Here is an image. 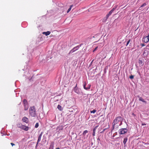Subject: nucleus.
<instances>
[{"label":"nucleus","mask_w":149,"mask_h":149,"mask_svg":"<svg viewBox=\"0 0 149 149\" xmlns=\"http://www.w3.org/2000/svg\"><path fill=\"white\" fill-rule=\"evenodd\" d=\"M123 120V118L121 116H118L116 117L113 121L112 131L115 129H117L119 126L122 125Z\"/></svg>","instance_id":"f257e3e1"},{"label":"nucleus","mask_w":149,"mask_h":149,"mask_svg":"<svg viewBox=\"0 0 149 149\" xmlns=\"http://www.w3.org/2000/svg\"><path fill=\"white\" fill-rule=\"evenodd\" d=\"M29 113L32 117H35L36 116V110L34 106L30 107L29 109Z\"/></svg>","instance_id":"f03ea898"},{"label":"nucleus","mask_w":149,"mask_h":149,"mask_svg":"<svg viewBox=\"0 0 149 149\" xmlns=\"http://www.w3.org/2000/svg\"><path fill=\"white\" fill-rule=\"evenodd\" d=\"M117 7V6H116L115 8H113L109 12V13L107 15L106 17H104L102 20V22H106L107 20L109 17V16L111 15L113 13V11Z\"/></svg>","instance_id":"7ed1b4c3"},{"label":"nucleus","mask_w":149,"mask_h":149,"mask_svg":"<svg viewBox=\"0 0 149 149\" xmlns=\"http://www.w3.org/2000/svg\"><path fill=\"white\" fill-rule=\"evenodd\" d=\"M23 102L24 107V110L25 111L27 110L29 108V106L27 100L25 99H24L23 100Z\"/></svg>","instance_id":"20e7f679"},{"label":"nucleus","mask_w":149,"mask_h":149,"mask_svg":"<svg viewBox=\"0 0 149 149\" xmlns=\"http://www.w3.org/2000/svg\"><path fill=\"white\" fill-rule=\"evenodd\" d=\"M128 130L126 128H121L119 130V133L120 134H123L127 133Z\"/></svg>","instance_id":"39448f33"},{"label":"nucleus","mask_w":149,"mask_h":149,"mask_svg":"<svg viewBox=\"0 0 149 149\" xmlns=\"http://www.w3.org/2000/svg\"><path fill=\"white\" fill-rule=\"evenodd\" d=\"M81 46V45H79L78 46H76L74 47L72 49L69 53V54H70V53H72L74 52L75 51L78 50L79 48Z\"/></svg>","instance_id":"423d86ee"},{"label":"nucleus","mask_w":149,"mask_h":149,"mask_svg":"<svg viewBox=\"0 0 149 149\" xmlns=\"http://www.w3.org/2000/svg\"><path fill=\"white\" fill-rule=\"evenodd\" d=\"M74 91L77 94H79L81 92L80 90L77 87V84H76L75 87L73 89Z\"/></svg>","instance_id":"0eeeda50"},{"label":"nucleus","mask_w":149,"mask_h":149,"mask_svg":"<svg viewBox=\"0 0 149 149\" xmlns=\"http://www.w3.org/2000/svg\"><path fill=\"white\" fill-rule=\"evenodd\" d=\"M143 41L146 43L148 42L149 41V35L143 38Z\"/></svg>","instance_id":"6e6552de"},{"label":"nucleus","mask_w":149,"mask_h":149,"mask_svg":"<svg viewBox=\"0 0 149 149\" xmlns=\"http://www.w3.org/2000/svg\"><path fill=\"white\" fill-rule=\"evenodd\" d=\"M21 129L27 131L29 129V127L28 126H26L24 125H22V127H21Z\"/></svg>","instance_id":"1a4fd4ad"},{"label":"nucleus","mask_w":149,"mask_h":149,"mask_svg":"<svg viewBox=\"0 0 149 149\" xmlns=\"http://www.w3.org/2000/svg\"><path fill=\"white\" fill-rule=\"evenodd\" d=\"M22 120L23 122L26 123H28L29 122V120L28 118L26 117H24L22 118Z\"/></svg>","instance_id":"9d476101"},{"label":"nucleus","mask_w":149,"mask_h":149,"mask_svg":"<svg viewBox=\"0 0 149 149\" xmlns=\"http://www.w3.org/2000/svg\"><path fill=\"white\" fill-rule=\"evenodd\" d=\"M43 134V132H41L39 136H38V141H37V144H38V143L40 141H41V137H42V135Z\"/></svg>","instance_id":"9b49d317"},{"label":"nucleus","mask_w":149,"mask_h":149,"mask_svg":"<svg viewBox=\"0 0 149 149\" xmlns=\"http://www.w3.org/2000/svg\"><path fill=\"white\" fill-rule=\"evenodd\" d=\"M54 146V143L53 142L51 143L49 149H53Z\"/></svg>","instance_id":"f8f14e48"},{"label":"nucleus","mask_w":149,"mask_h":149,"mask_svg":"<svg viewBox=\"0 0 149 149\" xmlns=\"http://www.w3.org/2000/svg\"><path fill=\"white\" fill-rule=\"evenodd\" d=\"M50 33V32L49 31H47L45 32H43L42 34H45L46 36H47L49 35Z\"/></svg>","instance_id":"ddd939ff"},{"label":"nucleus","mask_w":149,"mask_h":149,"mask_svg":"<svg viewBox=\"0 0 149 149\" xmlns=\"http://www.w3.org/2000/svg\"><path fill=\"white\" fill-rule=\"evenodd\" d=\"M73 6V5H72L70 6L69 8L68 9V10L67 11V13H68L71 10L72 7Z\"/></svg>","instance_id":"4468645a"},{"label":"nucleus","mask_w":149,"mask_h":149,"mask_svg":"<svg viewBox=\"0 0 149 149\" xmlns=\"http://www.w3.org/2000/svg\"><path fill=\"white\" fill-rule=\"evenodd\" d=\"M127 140V137H125L124 138L123 141V143L124 145H125Z\"/></svg>","instance_id":"2eb2a0df"},{"label":"nucleus","mask_w":149,"mask_h":149,"mask_svg":"<svg viewBox=\"0 0 149 149\" xmlns=\"http://www.w3.org/2000/svg\"><path fill=\"white\" fill-rule=\"evenodd\" d=\"M139 65H141V66H142L143 65L144 63L141 60H139Z\"/></svg>","instance_id":"dca6fc26"},{"label":"nucleus","mask_w":149,"mask_h":149,"mask_svg":"<svg viewBox=\"0 0 149 149\" xmlns=\"http://www.w3.org/2000/svg\"><path fill=\"white\" fill-rule=\"evenodd\" d=\"M57 108L60 111H62V108L61 106L60 105H58Z\"/></svg>","instance_id":"f3484780"},{"label":"nucleus","mask_w":149,"mask_h":149,"mask_svg":"<svg viewBox=\"0 0 149 149\" xmlns=\"http://www.w3.org/2000/svg\"><path fill=\"white\" fill-rule=\"evenodd\" d=\"M139 100L140 101H142V102H145V103L146 102L144 101V100L141 97H140L139 98Z\"/></svg>","instance_id":"a211bd4d"},{"label":"nucleus","mask_w":149,"mask_h":149,"mask_svg":"<svg viewBox=\"0 0 149 149\" xmlns=\"http://www.w3.org/2000/svg\"><path fill=\"white\" fill-rule=\"evenodd\" d=\"M88 132V131L87 130H85L82 133V134L84 136H85L86 134Z\"/></svg>","instance_id":"6ab92c4d"},{"label":"nucleus","mask_w":149,"mask_h":149,"mask_svg":"<svg viewBox=\"0 0 149 149\" xmlns=\"http://www.w3.org/2000/svg\"><path fill=\"white\" fill-rule=\"evenodd\" d=\"M98 125H97L94 127V128H93V132H95V131L97 129V127H98Z\"/></svg>","instance_id":"aec40b11"},{"label":"nucleus","mask_w":149,"mask_h":149,"mask_svg":"<svg viewBox=\"0 0 149 149\" xmlns=\"http://www.w3.org/2000/svg\"><path fill=\"white\" fill-rule=\"evenodd\" d=\"M22 125H23L22 124H18L17 125V126L19 128L21 129V127H22Z\"/></svg>","instance_id":"412c9836"},{"label":"nucleus","mask_w":149,"mask_h":149,"mask_svg":"<svg viewBox=\"0 0 149 149\" xmlns=\"http://www.w3.org/2000/svg\"><path fill=\"white\" fill-rule=\"evenodd\" d=\"M146 3H144L141 6V8H142L143 7L145 6H146Z\"/></svg>","instance_id":"4be33fe9"},{"label":"nucleus","mask_w":149,"mask_h":149,"mask_svg":"<svg viewBox=\"0 0 149 149\" xmlns=\"http://www.w3.org/2000/svg\"><path fill=\"white\" fill-rule=\"evenodd\" d=\"M96 110L94 109L92 111H91V113H94L95 112H96Z\"/></svg>","instance_id":"5701e85b"},{"label":"nucleus","mask_w":149,"mask_h":149,"mask_svg":"<svg viewBox=\"0 0 149 149\" xmlns=\"http://www.w3.org/2000/svg\"><path fill=\"white\" fill-rule=\"evenodd\" d=\"M39 126V124L38 123H36L35 125V127L36 128H37Z\"/></svg>","instance_id":"b1692460"},{"label":"nucleus","mask_w":149,"mask_h":149,"mask_svg":"<svg viewBox=\"0 0 149 149\" xmlns=\"http://www.w3.org/2000/svg\"><path fill=\"white\" fill-rule=\"evenodd\" d=\"M130 39H129V40H128L127 41V44L126 45V46H127V45H128V44H129V43L130 42Z\"/></svg>","instance_id":"393cba45"},{"label":"nucleus","mask_w":149,"mask_h":149,"mask_svg":"<svg viewBox=\"0 0 149 149\" xmlns=\"http://www.w3.org/2000/svg\"><path fill=\"white\" fill-rule=\"evenodd\" d=\"M90 85H89L87 87H86V90H88L90 89Z\"/></svg>","instance_id":"a878e982"},{"label":"nucleus","mask_w":149,"mask_h":149,"mask_svg":"<svg viewBox=\"0 0 149 149\" xmlns=\"http://www.w3.org/2000/svg\"><path fill=\"white\" fill-rule=\"evenodd\" d=\"M107 129V128L104 129L102 131L100 132V133H103L104 132V131L105 130H106Z\"/></svg>","instance_id":"bb28decb"},{"label":"nucleus","mask_w":149,"mask_h":149,"mask_svg":"<svg viewBox=\"0 0 149 149\" xmlns=\"http://www.w3.org/2000/svg\"><path fill=\"white\" fill-rule=\"evenodd\" d=\"M134 77V76H133L132 75H131L129 77H130V79H133Z\"/></svg>","instance_id":"cd10ccee"},{"label":"nucleus","mask_w":149,"mask_h":149,"mask_svg":"<svg viewBox=\"0 0 149 149\" xmlns=\"http://www.w3.org/2000/svg\"><path fill=\"white\" fill-rule=\"evenodd\" d=\"M98 47V46L96 47L95 48V49H94V50L93 51V52H94L95 51L97 50V49Z\"/></svg>","instance_id":"c85d7f7f"},{"label":"nucleus","mask_w":149,"mask_h":149,"mask_svg":"<svg viewBox=\"0 0 149 149\" xmlns=\"http://www.w3.org/2000/svg\"><path fill=\"white\" fill-rule=\"evenodd\" d=\"M62 13H64V12L66 11V9L65 8H63Z\"/></svg>","instance_id":"c756f323"},{"label":"nucleus","mask_w":149,"mask_h":149,"mask_svg":"<svg viewBox=\"0 0 149 149\" xmlns=\"http://www.w3.org/2000/svg\"><path fill=\"white\" fill-rule=\"evenodd\" d=\"M92 134H93V136H94L95 135V132H93V133Z\"/></svg>","instance_id":"7c9ffc66"},{"label":"nucleus","mask_w":149,"mask_h":149,"mask_svg":"<svg viewBox=\"0 0 149 149\" xmlns=\"http://www.w3.org/2000/svg\"><path fill=\"white\" fill-rule=\"evenodd\" d=\"M84 89L86 90V84H85L84 86Z\"/></svg>","instance_id":"2f4dec72"},{"label":"nucleus","mask_w":149,"mask_h":149,"mask_svg":"<svg viewBox=\"0 0 149 149\" xmlns=\"http://www.w3.org/2000/svg\"><path fill=\"white\" fill-rule=\"evenodd\" d=\"M10 144L12 146H13L15 145V144L13 143H11Z\"/></svg>","instance_id":"473e14b6"},{"label":"nucleus","mask_w":149,"mask_h":149,"mask_svg":"<svg viewBox=\"0 0 149 149\" xmlns=\"http://www.w3.org/2000/svg\"><path fill=\"white\" fill-rule=\"evenodd\" d=\"M142 9H143L142 8H141V6L139 8V10H141Z\"/></svg>","instance_id":"72a5a7b5"},{"label":"nucleus","mask_w":149,"mask_h":149,"mask_svg":"<svg viewBox=\"0 0 149 149\" xmlns=\"http://www.w3.org/2000/svg\"><path fill=\"white\" fill-rule=\"evenodd\" d=\"M141 45L143 47L145 46V45L144 44H141Z\"/></svg>","instance_id":"f704fd0d"},{"label":"nucleus","mask_w":149,"mask_h":149,"mask_svg":"<svg viewBox=\"0 0 149 149\" xmlns=\"http://www.w3.org/2000/svg\"><path fill=\"white\" fill-rule=\"evenodd\" d=\"M146 125V124L145 123H142V126L145 125Z\"/></svg>","instance_id":"c9c22d12"},{"label":"nucleus","mask_w":149,"mask_h":149,"mask_svg":"<svg viewBox=\"0 0 149 149\" xmlns=\"http://www.w3.org/2000/svg\"><path fill=\"white\" fill-rule=\"evenodd\" d=\"M38 144H37V143H36V147H37V146H38Z\"/></svg>","instance_id":"e433bc0d"},{"label":"nucleus","mask_w":149,"mask_h":149,"mask_svg":"<svg viewBox=\"0 0 149 149\" xmlns=\"http://www.w3.org/2000/svg\"><path fill=\"white\" fill-rule=\"evenodd\" d=\"M56 149H60V148H56Z\"/></svg>","instance_id":"4c0bfd02"}]
</instances>
